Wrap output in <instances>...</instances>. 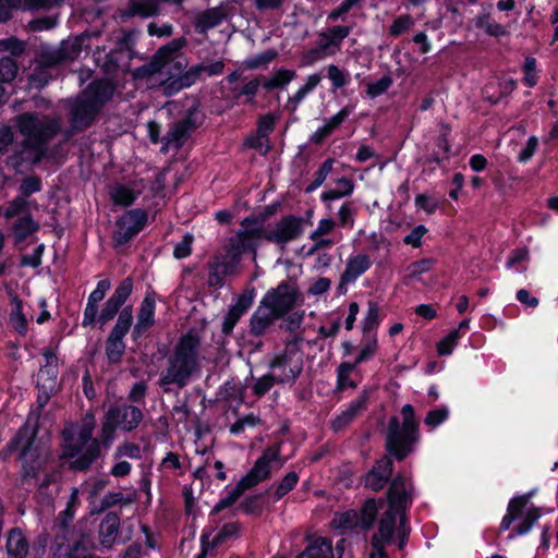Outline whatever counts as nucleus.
Masks as SVG:
<instances>
[{
  "instance_id": "nucleus-1",
  "label": "nucleus",
  "mask_w": 558,
  "mask_h": 558,
  "mask_svg": "<svg viewBox=\"0 0 558 558\" xmlns=\"http://www.w3.org/2000/svg\"><path fill=\"white\" fill-rule=\"evenodd\" d=\"M402 422L397 416L388 421L385 436V451L375 460L371 470L362 477L365 488L375 493L389 485L395 472V461L402 462L415 452L421 441L420 422L415 416L412 404H404L401 409Z\"/></svg>"
},
{
  "instance_id": "nucleus-2",
  "label": "nucleus",
  "mask_w": 558,
  "mask_h": 558,
  "mask_svg": "<svg viewBox=\"0 0 558 558\" xmlns=\"http://www.w3.org/2000/svg\"><path fill=\"white\" fill-rule=\"evenodd\" d=\"M14 123L24 138L7 157L5 163L16 173H21L24 169H33L48 157V144L62 129L59 118L36 111L15 116Z\"/></svg>"
},
{
  "instance_id": "nucleus-3",
  "label": "nucleus",
  "mask_w": 558,
  "mask_h": 558,
  "mask_svg": "<svg viewBox=\"0 0 558 558\" xmlns=\"http://www.w3.org/2000/svg\"><path fill=\"white\" fill-rule=\"evenodd\" d=\"M186 45L187 40L184 36L172 39L159 47L150 61L138 68L137 72L142 76L153 74L162 76L160 87L165 96L172 97L179 94L182 88H177V82L174 81L189 70V59L181 52Z\"/></svg>"
},
{
  "instance_id": "nucleus-4",
  "label": "nucleus",
  "mask_w": 558,
  "mask_h": 558,
  "mask_svg": "<svg viewBox=\"0 0 558 558\" xmlns=\"http://www.w3.org/2000/svg\"><path fill=\"white\" fill-rule=\"evenodd\" d=\"M201 339L197 333L187 331L178 339L167 361V367L159 378V385H175L182 389L199 371ZM168 391L167 388H163Z\"/></svg>"
},
{
  "instance_id": "nucleus-5",
  "label": "nucleus",
  "mask_w": 558,
  "mask_h": 558,
  "mask_svg": "<svg viewBox=\"0 0 558 558\" xmlns=\"http://www.w3.org/2000/svg\"><path fill=\"white\" fill-rule=\"evenodd\" d=\"M116 86L108 78L92 81L69 102V120L75 131H85L96 122L102 108L114 94Z\"/></svg>"
},
{
  "instance_id": "nucleus-6",
  "label": "nucleus",
  "mask_w": 558,
  "mask_h": 558,
  "mask_svg": "<svg viewBox=\"0 0 558 558\" xmlns=\"http://www.w3.org/2000/svg\"><path fill=\"white\" fill-rule=\"evenodd\" d=\"M37 429L33 430L22 425L9 442L0 450V460L8 461L11 456L20 450L17 460L22 463L21 475L23 480L37 478L40 472V457L35 447Z\"/></svg>"
},
{
  "instance_id": "nucleus-7",
  "label": "nucleus",
  "mask_w": 558,
  "mask_h": 558,
  "mask_svg": "<svg viewBox=\"0 0 558 558\" xmlns=\"http://www.w3.org/2000/svg\"><path fill=\"white\" fill-rule=\"evenodd\" d=\"M82 47L83 39L80 37L61 40L58 46L40 45L35 54V62L40 64V68L52 71L75 60L82 52Z\"/></svg>"
},
{
  "instance_id": "nucleus-8",
  "label": "nucleus",
  "mask_w": 558,
  "mask_h": 558,
  "mask_svg": "<svg viewBox=\"0 0 558 558\" xmlns=\"http://www.w3.org/2000/svg\"><path fill=\"white\" fill-rule=\"evenodd\" d=\"M415 498V487L411 474L399 471L389 483L386 492L388 509L398 515L408 514Z\"/></svg>"
},
{
  "instance_id": "nucleus-9",
  "label": "nucleus",
  "mask_w": 558,
  "mask_h": 558,
  "mask_svg": "<svg viewBox=\"0 0 558 558\" xmlns=\"http://www.w3.org/2000/svg\"><path fill=\"white\" fill-rule=\"evenodd\" d=\"M133 307L126 305L119 314L117 322L105 341V354L109 364H119L125 353V336L133 326Z\"/></svg>"
},
{
  "instance_id": "nucleus-10",
  "label": "nucleus",
  "mask_w": 558,
  "mask_h": 558,
  "mask_svg": "<svg viewBox=\"0 0 558 558\" xmlns=\"http://www.w3.org/2000/svg\"><path fill=\"white\" fill-rule=\"evenodd\" d=\"M298 287L282 280L276 288H270L260 300L262 307L270 310L280 319L292 312L299 303Z\"/></svg>"
},
{
  "instance_id": "nucleus-11",
  "label": "nucleus",
  "mask_w": 558,
  "mask_h": 558,
  "mask_svg": "<svg viewBox=\"0 0 558 558\" xmlns=\"http://www.w3.org/2000/svg\"><path fill=\"white\" fill-rule=\"evenodd\" d=\"M148 215L142 208L128 210L116 221V229L112 232V246L114 248L128 244L147 225Z\"/></svg>"
},
{
  "instance_id": "nucleus-12",
  "label": "nucleus",
  "mask_w": 558,
  "mask_h": 558,
  "mask_svg": "<svg viewBox=\"0 0 558 558\" xmlns=\"http://www.w3.org/2000/svg\"><path fill=\"white\" fill-rule=\"evenodd\" d=\"M305 223V218L301 216L284 215L276 222L275 228L265 229V241L283 246L302 236Z\"/></svg>"
},
{
  "instance_id": "nucleus-13",
  "label": "nucleus",
  "mask_w": 558,
  "mask_h": 558,
  "mask_svg": "<svg viewBox=\"0 0 558 558\" xmlns=\"http://www.w3.org/2000/svg\"><path fill=\"white\" fill-rule=\"evenodd\" d=\"M204 116L201 112L199 105L194 104L184 113V116L173 122L167 132L172 140L173 147L179 150L183 147L191 134L202 126Z\"/></svg>"
},
{
  "instance_id": "nucleus-14",
  "label": "nucleus",
  "mask_w": 558,
  "mask_h": 558,
  "mask_svg": "<svg viewBox=\"0 0 558 558\" xmlns=\"http://www.w3.org/2000/svg\"><path fill=\"white\" fill-rule=\"evenodd\" d=\"M53 542L51 545L53 558H82L86 550L83 537L74 527L53 529Z\"/></svg>"
},
{
  "instance_id": "nucleus-15",
  "label": "nucleus",
  "mask_w": 558,
  "mask_h": 558,
  "mask_svg": "<svg viewBox=\"0 0 558 558\" xmlns=\"http://www.w3.org/2000/svg\"><path fill=\"white\" fill-rule=\"evenodd\" d=\"M134 288V281L126 277L120 281L113 293L104 303L100 312L98 311L96 323L100 326L111 322L125 307L124 304L130 299Z\"/></svg>"
},
{
  "instance_id": "nucleus-16",
  "label": "nucleus",
  "mask_w": 558,
  "mask_h": 558,
  "mask_svg": "<svg viewBox=\"0 0 558 558\" xmlns=\"http://www.w3.org/2000/svg\"><path fill=\"white\" fill-rule=\"evenodd\" d=\"M155 292H146L136 315V323L131 329V338L138 342L143 336L155 325L156 300Z\"/></svg>"
},
{
  "instance_id": "nucleus-17",
  "label": "nucleus",
  "mask_w": 558,
  "mask_h": 558,
  "mask_svg": "<svg viewBox=\"0 0 558 558\" xmlns=\"http://www.w3.org/2000/svg\"><path fill=\"white\" fill-rule=\"evenodd\" d=\"M265 240V229H240L235 236L230 239V252H234V257H241L243 254H256L258 241Z\"/></svg>"
},
{
  "instance_id": "nucleus-18",
  "label": "nucleus",
  "mask_w": 558,
  "mask_h": 558,
  "mask_svg": "<svg viewBox=\"0 0 558 558\" xmlns=\"http://www.w3.org/2000/svg\"><path fill=\"white\" fill-rule=\"evenodd\" d=\"M113 437L109 438H96L92 440L84 452L69 465L70 470L74 472H86L90 466L101 457V448L105 450L109 449Z\"/></svg>"
},
{
  "instance_id": "nucleus-19",
  "label": "nucleus",
  "mask_w": 558,
  "mask_h": 558,
  "mask_svg": "<svg viewBox=\"0 0 558 558\" xmlns=\"http://www.w3.org/2000/svg\"><path fill=\"white\" fill-rule=\"evenodd\" d=\"M225 63L222 61H215L208 65L202 63L189 68L187 72L181 75L175 82L177 88L186 89L193 86L202 76L207 73L208 76L219 75L223 72Z\"/></svg>"
},
{
  "instance_id": "nucleus-20",
  "label": "nucleus",
  "mask_w": 558,
  "mask_h": 558,
  "mask_svg": "<svg viewBox=\"0 0 558 558\" xmlns=\"http://www.w3.org/2000/svg\"><path fill=\"white\" fill-rule=\"evenodd\" d=\"M372 267L371 257L366 254H356L348 258L345 269L341 274L339 289L347 283L354 282Z\"/></svg>"
},
{
  "instance_id": "nucleus-21",
  "label": "nucleus",
  "mask_w": 558,
  "mask_h": 558,
  "mask_svg": "<svg viewBox=\"0 0 558 558\" xmlns=\"http://www.w3.org/2000/svg\"><path fill=\"white\" fill-rule=\"evenodd\" d=\"M121 524V512L109 511L99 524V541L104 548H111L116 543Z\"/></svg>"
},
{
  "instance_id": "nucleus-22",
  "label": "nucleus",
  "mask_w": 558,
  "mask_h": 558,
  "mask_svg": "<svg viewBox=\"0 0 558 558\" xmlns=\"http://www.w3.org/2000/svg\"><path fill=\"white\" fill-rule=\"evenodd\" d=\"M533 492L512 497L507 506V512L502 517L499 524L498 533L508 531L512 523L523 515L524 509L527 507Z\"/></svg>"
},
{
  "instance_id": "nucleus-23",
  "label": "nucleus",
  "mask_w": 558,
  "mask_h": 558,
  "mask_svg": "<svg viewBox=\"0 0 558 558\" xmlns=\"http://www.w3.org/2000/svg\"><path fill=\"white\" fill-rule=\"evenodd\" d=\"M159 11L157 0H130L129 7L119 11V16L122 22H126L134 16L153 17L158 15Z\"/></svg>"
},
{
  "instance_id": "nucleus-24",
  "label": "nucleus",
  "mask_w": 558,
  "mask_h": 558,
  "mask_svg": "<svg viewBox=\"0 0 558 558\" xmlns=\"http://www.w3.org/2000/svg\"><path fill=\"white\" fill-rule=\"evenodd\" d=\"M270 310L262 307V304L257 306L255 312L252 314L248 324V333L255 338H260L267 333L269 328L280 318Z\"/></svg>"
},
{
  "instance_id": "nucleus-25",
  "label": "nucleus",
  "mask_w": 558,
  "mask_h": 558,
  "mask_svg": "<svg viewBox=\"0 0 558 558\" xmlns=\"http://www.w3.org/2000/svg\"><path fill=\"white\" fill-rule=\"evenodd\" d=\"M398 519V514L385 511L378 523V533L373 534L371 537V546H373L375 538L378 541L377 545H381L383 547L390 545L395 538Z\"/></svg>"
},
{
  "instance_id": "nucleus-26",
  "label": "nucleus",
  "mask_w": 558,
  "mask_h": 558,
  "mask_svg": "<svg viewBox=\"0 0 558 558\" xmlns=\"http://www.w3.org/2000/svg\"><path fill=\"white\" fill-rule=\"evenodd\" d=\"M39 228V223L33 218L32 214L19 217L11 226L14 246L19 247Z\"/></svg>"
},
{
  "instance_id": "nucleus-27",
  "label": "nucleus",
  "mask_w": 558,
  "mask_h": 558,
  "mask_svg": "<svg viewBox=\"0 0 558 558\" xmlns=\"http://www.w3.org/2000/svg\"><path fill=\"white\" fill-rule=\"evenodd\" d=\"M5 549L8 558H26L29 542L20 527H12L7 535Z\"/></svg>"
},
{
  "instance_id": "nucleus-28",
  "label": "nucleus",
  "mask_w": 558,
  "mask_h": 558,
  "mask_svg": "<svg viewBox=\"0 0 558 558\" xmlns=\"http://www.w3.org/2000/svg\"><path fill=\"white\" fill-rule=\"evenodd\" d=\"M109 409L118 410L119 427L124 432L136 429L144 416L142 410L132 404L111 405Z\"/></svg>"
},
{
  "instance_id": "nucleus-29",
  "label": "nucleus",
  "mask_w": 558,
  "mask_h": 558,
  "mask_svg": "<svg viewBox=\"0 0 558 558\" xmlns=\"http://www.w3.org/2000/svg\"><path fill=\"white\" fill-rule=\"evenodd\" d=\"M271 475V468L264 459H257L250 471L241 477L239 483L247 490L266 481Z\"/></svg>"
},
{
  "instance_id": "nucleus-30",
  "label": "nucleus",
  "mask_w": 558,
  "mask_h": 558,
  "mask_svg": "<svg viewBox=\"0 0 558 558\" xmlns=\"http://www.w3.org/2000/svg\"><path fill=\"white\" fill-rule=\"evenodd\" d=\"M384 498H368L364 501L360 509L359 525L363 531H369L373 529L379 509L384 506Z\"/></svg>"
},
{
  "instance_id": "nucleus-31",
  "label": "nucleus",
  "mask_w": 558,
  "mask_h": 558,
  "mask_svg": "<svg viewBox=\"0 0 558 558\" xmlns=\"http://www.w3.org/2000/svg\"><path fill=\"white\" fill-rule=\"evenodd\" d=\"M331 541L317 536L308 541L306 547L298 555V558H332Z\"/></svg>"
},
{
  "instance_id": "nucleus-32",
  "label": "nucleus",
  "mask_w": 558,
  "mask_h": 558,
  "mask_svg": "<svg viewBox=\"0 0 558 558\" xmlns=\"http://www.w3.org/2000/svg\"><path fill=\"white\" fill-rule=\"evenodd\" d=\"M226 19V13L220 7L209 8L201 13L195 23L198 34H204L208 29L219 26Z\"/></svg>"
},
{
  "instance_id": "nucleus-33",
  "label": "nucleus",
  "mask_w": 558,
  "mask_h": 558,
  "mask_svg": "<svg viewBox=\"0 0 558 558\" xmlns=\"http://www.w3.org/2000/svg\"><path fill=\"white\" fill-rule=\"evenodd\" d=\"M337 189L325 191L320 195V201L327 203L350 196L354 191V181L347 177H341L336 181Z\"/></svg>"
},
{
  "instance_id": "nucleus-34",
  "label": "nucleus",
  "mask_w": 558,
  "mask_h": 558,
  "mask_svg": "<svg viewBox=\"0 0 558 558\" xmlns=\"http://www.w3.org/2000/svg\"><path fill=\"white\" fill-rule=\"evenodd\" d=\"M541 517L542 512L538 507H530L525 512L521 523L511 530L510 534L508 535V539H513L517 536L526 535L527 533H530V531L536 524Z\"/></svg>"
},
{
  "instance_id": "nucleus-35",
  "label": "nucleus",
  "mask_w": 558,
  "mask_h": 558,
  "mask_svg": "<svg viewBox=\"0 0 558 558\" xmlns=\"http://www.w3.org/2000/svg\"><path fill=\"white\" fill-rule=\"evenodd\" d=\"M320 81L322 75L319 73L308 75L305 84L301 86L292 96L289 97L287 105L288 109L290 111H295L298 105L306 97L307 94H310L316 88Z\"/></svg>"
},
{
  "instance_id": "nucleus-36",
  "label": "nucleus",
  "mask_w": 558,
  "mask_h": 558,
  "mask_svg": "<svg viewBox=\"0 0 558 558\" xmlns=\"http://www.w3.org/2000/svg\"><path fill=\"white\" fill-rule=\"evenodd\" d=\"M105 296L106 295H101V292H99V290L96 288L89 293L86 306L83 312V327H89L96 324L97 314L99 310L98 303L101 302L105 299Z\"/></svg>"
},
{
  "instance_id": "nucleus-37",
  "label": "nucleus",
  "mask_w": 558,
  "mask_h": 558,
  "mask_svg": "<svg viewBox=\"0 0 558 558\" xmlns=\"http://www.w3.org/2000/svg\"><path fill=\"white\" fill-rule=\"evenodd\" d=\"M295 77V71L280 68L274 72L271 77L264 78L263 88L267 92L280 88L283 89Z\"/></svg>"
},
{
  "instance_id": "nucleus-38",
  "label": "nucleus",
  "mask_w": 558,
  "mask_h": 558,
  "mask_svg": "<svg viewBox=\"0 0 558 558\" xmlns=\"http://www.w3.org/2000/svg\"><path fill=\"white\" fill-rule=\"evenodd\" d=\"M109 196L113 205L121 207L133 205L137 198V194L134 190L123 184H116L111 187Z\"/></svg>"
},
{
  "instance_id": "nucleus-39",
  "label": "nucleus",
  "mask_w": 558,
  "mask_h": 558,
  "mask_svg": "<svg viewBox=\"0 0 558 558\" xmlns=\"http://www.w3.org/2000/svg\"><path fill=\"white\" fill-rule=\"evenodd\" d=\"M353 27L349 25H336L328 28L327 33L320 36L327 38L326 43L320 44L322 49H327L330 46L340 47L341 43L350 35Z\"/></svg>"
},
{
  "instance_id": "nucleus-40",
  "label": "nucleus",
  "mask_w": 558,
  "mask_h": 558,
  "mask_svg": "<svg viewBox=\"0 0 558 558\" xmlns=\"http://www.w3.org/2000/svg\"><path fill=\"white\" fill-rule=\"evenodd\" d=\"M351 362H341L337 367V381L335 392H343L348 388H356V383L350 379V374L354 371Z\"/></svg>"
},
{
  "instance_id": "nucleus-41",
  "label": "nucleus",
  "mask_w": 558,
  "mask_h": 558,
  "mask_svg": "<svg viewBox=\"0 0 558 558\" xmlns=\"http://www.w3.org/2000/svg\"><path fill=\"white\" fill-rule=\"evenodd\" d=\"M326 76L331 82V89L338 90L351 83V75L348 71L341 70L336 64H329L325 68Z\"/></svg>"
},
{
  "instance_id": "nucleus-42",
  "label": "nucleus",
  "mask_w": 558,
  "mask_h": 558,
  "mask_svg": "<svg viewBox=\"0 0 558 558\" xmlns=\"http://www.w3.org/2000/svg\"><path fill=\"white\" fill-rule=\"evenodd\" d=\"M284 379H278V376L267 373L257 378L252 386V392L255 397H264L275 385H283Z\"/></svg>"
},
{
  "instance_id": "nucleus-43",
  "label": "nucleus",
  "mask_w": 558,
  "mask_h": 558,
  "mask_svg": "<svg viewBox=\"0 0 558 558\" xmlns=\"http://www.w3.org/2000/svg\"><path fill=\"white\" fill-rule=\"evenodd\" d=\"M246 489L238 482L235 487L232 488L228 495L221 498L210 510L209 517L217 515L225 509L233 506L236 500L244 494Z\"/></svg>"
},
{
  "instance_id": "nucleus-44",
  "label": "nucleus",
  "mask_w": 558,
  "mask_h": 558,
  "mask_svg": "<svg viewBox=\"0 0 558 558\" xmlns=\"http://www.w3.org/2000/svg\"><path fill=\"white\" fill-rule=\"evenodd\" d=\"M242 525L239 522H230L223 524L219 532L214 536V538L209 541V545L211 548H216L230 537H239Z\"/></svg>"
},
{
  "instance_id": "nucleus-45",
  "label": "nucleus",
  "mask_w": 558,
  "mask_h": 558,
  "mask_svg": "<svg viewBox=\"0 0 558 558\" xmlns=\"http://www.w3.org/2000/svg\"><path fill=\"white\" fill-rule=\"evenodd\" d=\"M299 474L295 471L288 472L277 485L274 493V501H279L291 490L295 488L299 483Z\"/></svg>"
},
{
  "instance_id": "nucleus-46",
  "label": "nucleus",
  "mask_w": 558,
  "mask_h": 558,
  "mask_svg": "<svg viewBox=\"0 0 558 558\" xmlns=\"http://www.w3.org/2000/svg\"><path fill=\"white\" fill-rule=\"evenodd\" d=\"M475 26L482 28L492 37H504L508 34L506 27L497 22L489 21V14H483L476 17Z\"/></svg>"
},
{
  "instance_id": "nucleus-47",
  "label": "nucleus",
  "mask_w": 558,
  "mask_h": 558,
  "mask_svg": "<svg viewBox=\"0 0 558 558\" xmlns=\"http://www.w3.org/2000/svg\"><path fill=\"white\" fill-rule=\"evenodd\" d=\"M278 57V52L275 49H268L258 54L250 57L244 60L243 66L245 70H256L266 66Z\"/></svg>"
},
{
  "instance_id": "nucleus-48",
  "label": "nucleus",
  "mask_w": 558,
  "mask_h": 558,
  "mask_svg": "<svg viewBox=\"0 0 558 558\" xmlns=\"http://www.w3.org/2000/svg\"><path fill=\"white\" fill-rule=\"evenodd\" d=\"M76 500V494L73 493L70 500L66 504V507L64 510L60 511L58 515L56 517L53 521V529H65V527H74L72 525L74 515H75V509H74V501Z\"/></svg>"
},
{
  "instance_id": "nucleus-49",
  "label": "nucleus",
  "mask_w": 558,
  "mask_h": 558,
  "mask_svg": "<svg viewBox=\"0 0 558 558\" xmlns=\"http://www.w3.org/2000/svg\"><path fill=\"white\" fill-rule=\"evenodd\" d=\"M29 213V202L21 195L15 196L11 202H9L7 208L4 209L5 219H12L20 215H26Z\"/></svg>"
},
{
  "instance_id": "nucleus-50",
  "label": "nucleus",
  "mask_w": 558,
  "mask_h": 558,
  "mask_svg": "<svg viewBox=\"0 0 558 558\" xmlns=\"http://www.w3.org/2000/svg\"><path fill=\"white\" fill-rule=\"evenodd\" d=\"M119 412L116 409H108L101 423L100 437H116V430L119 427Z\"/></svg>"
},
{
  "instance_id": "nucleus-51",
  "label": "nucleus",
  "mask_w": 558,
  "mask_h": 558,
  "mask_svg": "<svg viewBox=\"0 0 558 558\" xmlns=\"http://www.w3.org/2000/svg\"><path fill=\"white\" fill-rule=\"evenodd\" d=\"M96 426V420L92 412L86 413V415L83 418L82 426L78 430V441L86 448L89 444H92V440L95 438L93 437L94 429Z\"/></svg>"
},
{
  "instance_id": "nucleus-52",
  "label": "nucleus",
  "mask_w": 558,
  "mask_h": 558,
  "mask_svg": "<svg viewBox=\"0 0 558 558\" xmlns=\"http://www.w3.org/2000/svg\"><path fill=\"white\" fill-rule=\"evenodd\" d=\"M380 324L379 307L376 302H368L367 313L362 322V332L364 335L369 333L376 329Z\"/></svg>"
},
{
  "instance_id": "nucleus-53",
  "label": "nucleus",
  "mask_w": 558,
  "mask_h": 558,
  "mask_svg": "<svg viewBox=\"0 0 558 558\" xmlns=\"http://www.w3.org/2000/svg\"><path fill=\"white\" fill-rule=\"evenodd\" d=\"M263 75H257L245 83L242 88L239 90V95H244L246 98L244 100L245 105L254 106L256 104L255 97L258 92V88L263 87Z\"/></svg>"
},
{
  "instance_id": "nucleus-54",
  "label": "nucleus",
  "mask_w": 558,
  "mask_h": 558,
  "mask_svg": "<svg viewBox=\"0 0 558 558\" xmlns=\"http://www.w3.org/2000/svg\"><path fill=\"white\" fill-rule=\"evenodd\" d=\"M43 189V182L40 177L38 175H27L25 177L20 186H19V195L28 199L34 193L40 192Z\"/></svg>"
},
{
  "instance_id": "nucleus-55",
  "label": "nucleus",
  "mask_w": 558,
  "mask_h": 558,
  "mask_svg": "<svg viewBox=\"0 0 558 558\" xmlns=\"http://www.w3.org/2000/svg\"><path fill=\"white\" fill-rule=\"evenodd\" d=\"M53 78L51 70L40 68V64L36 62L33 73L29 75V83L37 89H43Z\"/></svg>"
},
{
  "instance_id": "nucleus-56",
  "label": "nucleus",
  "mask_w": 558,
  "mask_h": 558,
  "mask_svg": "<svg viewBox=\"0 0 558 558\" xmlns=\"http://www.w3.org/2000/svg\"><path fill=\"white\" fill-rule=\"evenodd\" d=\"M461 335L458 330H451L437 343V353L440 356L450 355L453 349L458 345Z\"/></svg>"
},
{
  "instance_id": "nucleus-57",
  "label": "nucleus",
  "mask_w": 558,
  "mask_h": 558,
  "mask_svg": "<svg viewBox=\"0 0 558 558\" xmlns=\"http://www.w3.org/2000/svg\"><path fill=\"white\" fill-rule=\"evenodd\" d=\"M262 498L263 494L250 495L239 505V509H241L245 514L258 515L263 512Z\"/></svg>"
},
{
  "instance_id": "nucleus-58",
  "label": "nucleus",
  "mask_w": 558,
  "mask_h": 558,
  "mask_svg": "<svg viewBox=\"0 0 558 558\" xmlns=\"http://www.w3.org/2000/svg\"><path fill=\"white\" fill-rule=\"evenodd\" d=\"M17 74V64L11 57L0 59V83L12 82Z\"/></svg>"
},
{
  "instance_id": "nucleus-59",
  "label": "nucleus",
  "mask_w": 558,
  "mask_h": 558,
  "mask_svg": "<svg viewBox=\"0 0 558 558\" xmlns=\"http://www.w3.org/2000/svg\"><path fill=\"white\" fill-rule=\"evenodd\" d=\"M536 59L534 57L527 56L524 59L523 63V84L527 87H534L537 84L538 76L536 74L537 68H536Z\"/></svg>"
},
{
  "instance_id": "nucleus-60",
  "label": "nucleus",
  "mask_w": 558,
  "mask_h": 558,
  "mask_svg": "<svg viewBox=\"0 0 558 558\" xmlns=\"http://www.w3.org/2000/svg\"><path fill=\"white\" fill-rule=\"evenodd\" d=\"M281 319L282 322L279 324V329L293 333L300 329L304 319V312H290Z\"/></svg>"
},
{
  "instance_id": "nucleus-61",
  "label": "nucleus",
  "mask_w": 558,
  "mask_h": 558,
  "mask_svg": "<svg viewBox=\"0 0 558 558\" xmlns=\"http://www.w3.org/2000/svg\"><path fill=\"white\" fill-rule=\"evenodd\" d=\"M449 417V409L446 405H441L439 408L432 409L427 412L424 424L429 427H437L444 422H446Z\"/></svg>"
},
{
  "instance_id": "nucleus-62",
  "label": "nucleus",
  "mask_w": 558,
  "mask_h": 558,
  "mask_svg": "<svg viewBox=\"0 0 558 558\" xmlns=\"http://www.w3.org/2000/svg\"><path fill=\"white\" fill-rule=\"evenodd\" d=\"M398 520L399 524L396 529L397 546L399 550H402L408 544L411 527L408 514L399 515Z\"/></svg>"
},
{
  "instance_id": "nucleus-63",
  "label": "nucleus",
  "mask_w": 558,
  "mask_h": 558,
  "mask_svg": "<svg viewBox=\"0 0 558 558\" xmlns=\"http://www.w3.org/2000/svg\"><path fill=\"white\" fill-rule=\"evenodd\" d=\"M332 524L336 529L353 530L359 525L357 514L351 511L337 513Z\"/></svg>"
},
{
  "instance_id": "nucleus-64",
  "label": "nucleus",
  "mask_w": 558,
  "mask_h": 558,
  "mask_svg": "<svg viewBox=\"0 0 558 558\" xmlns=\"http://www.w3.org/2000/svg\"><path fill=\"white\" fill-rule=\"evenodd\" d=\"M355 210L351 202H345L338 210V226L341 228L353 229Z\"/></svg>"
}]
</instances>
